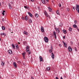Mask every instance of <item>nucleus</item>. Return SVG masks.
<instances>
[{
  "mask_svg": "<svg viewBox=\"0 0 79 79\" xmlns=\"http://www.w3.org/2000/svg\"><path fill=\"white\" fill-rule=\"evenodd\" d=\"M12 0V1H13V0Z\"/></svg>",
  "mask_w": 79,
  "mask_h": 79,
  "instance_id": "64",
  "label": "nucleus"
},
{
  "mask_svg": "<svg viewBox=\"0 0 79 79\" xmlns=\"http://www.w3.org/2000/svg\"><path fill=\"white\" fill-rule=\"evenodd\" d=\"M1 64L2 66H4V62H2Z\"/></svg>",
  "mask_w": 79,
  "mask_h": 79,
  "instance_id": "32",
  "label": "nucleus"
},
{
  "mask_svg": "<svg viewBox=\"0 0 79 79\" xmlns=\"http://www.w3.org/2000/svg\"><path fill=\"white\" fill-rule=\"evenodd\" d=\"M46 1H47V2H49V1H48V0H46Z\"/></svg>",
  "mask_w": 79,
  "mask_h": 79,
  "instance_id": "51",
  "label": "nucleus"
},
{
  "mask_svg": "<svg viewBox=\"0 0 79 79\" xmlns=\"http://www.w3.org/2000/svg\"><path fill=\"white\" fill-rule=\"evenodd\" d=\"M26 51L27 52H28V53L29 54H31V51H30L29 50H27L26 49Z\"/></svg>",
  "mask_w": 79,
  "mask_h": 79,
  "instance_id": "12",
  "label": "nucleus"
},
{
  "mask_svg": "<svg viewBox=\"0 0 79 79\" xmlns=\"http://www.w3.org/2000/svg\"><path fill=\"white\" fill-rule=\"evenodd\" d=\"M74 23L75 24H76V23H77V21H76V20H75Z\"/></svg>",
  "mask_w": 79,
  "mask_h": 79,
  "instance_id": "35",
  "label": "nucleus"
},
{
  "mask_svg": "<svg viewBox=\"0 0 79 79\" xmlns=\"http://www.w3.org/2000/svg\"><path fill=\"white\" fill-rule=\"evenodd\" d=\"M73 10H75V8H74V7H73Z\"/></svg>",
  "mask_w": 79,
  "mask_h": 79,
  "instance_id": "49",
  "label": "nucleus"
},
{
  "mask_svg": "<svg viewBox=\"0 0 79 79\" xmlns=\"http://www.w3.org/2000/svg\"><path fill=\"white\" fill-rule=\"evenodd\" d=\"M27 10H29V7H27Z\"/></svg>",
  "mask_w": 79,
  "mask_h": 79,
  "instance_id": "45",
  "label": "nucleus"
},
{
  "mask_svg": "<svg viewBox=\"0 0 79 79\" xmlns=\"http://www.w3.org/2000/svg\"><path fill=\"white\" fill-rule=\"evenodd\" d=\"M8 53L9 54H10V55H11V54H12V51L11 50H9L8 51Z\"/></svg>",
  "mask_w": 79,
  "mask_h": 79,
  "instance_id": "7",
  "label": "nucleus"
},
{
  "mask_svg": "<svg viewBox=\"0 0 79 79\" xmlns=\"http://www.w3.org/2000/svg\"><path fill=\"white\" fill-rule=\"evenodd\" d=\"M12 46L13 48H14V49H15V46L13 44H12Z\"/></svg>",
  "mask_w": 79,
  "mask_h": 79,
  "instance_id": "21",
  "label": "nucleus"
},
{
  "mask_svg": "<svg viewBox=\"0 0 79 79\" xmlns=\"http://www.w3.org/2000/svg\"><path fill=\"white\" fill-rule=\"evenodd\" d=\"M59 46H60V47H61V44H60Z\"/></svg>",
  "mask_w": 79,
  "mask_h": 79,
  "instance_id": "52",
  "label": "nucleus"
},
{
  "mask_svg": "<svg viewBox=\"0 0 79 79\" xmlns=\"http://www.w3.org/2000/svg\"><path fill=\"white\" fill-rule=\"evenodd\" d=\"M5 11L3 10V12H2V15H3V16L5 15Z\"/></svg>",
  "mask_w": 79,
  "mask_h": 79,
  "instance_id": "22",
  "label": "nucleus"
},
{
  "mask_svg": "<svg viewBox=\"0 0 79 79\" xmlns=\"http://www.w3.org/2000/svg\"><path fill=\"white\" fill-rule=\"evenodd\" d=\"M68 49L69 51V52H71L73 50V49L71 48V46H69L68 47Z\"/></svg>",
  "mask_w": 79,
  "mask_h": 79,
  "instance_id": "3",
  "label": "nucleus"
},
{
  "mask_svg": "<svg viewBox=\"0 0 79 79\" xmlns=\"http://www.w3.org/2000/svg\"><path fill=\"white\" fill-rule=\"evenodd\" d=\"M0 41H1V38H0Z\"/></svg>",
  "mask_w": 79,
  "mask_h": 79,
  "instance_id": "58",
  "label": "nucleus"
},
{
  "mask_svg": "<svg viewBox=\"0 0 79 79\" xmlns=\"http://www.w3.org/2000/svg\"><path fill=\"white\" fill-rule=\"evenodd\" d=\"M31 0V2H34V0Z\"/></svg>",
  "mask_w": 79,
  "mask_h": 79,
  "instance_id": "50",
  "label": "nucleus"
},
{
  "mask_svg": "<svg viewBox=\"0 0 79 79\" xmlns=\"http://www.w3.org/2000/svg\"><path fill=\"white\" fill-rule=\"evenodd\" d=\"M73 27L74 28H76L77 27V25L76 24H74L73 25Z\"/></svg>",
  "mask_w": 79,
  "mask_h": 79,
  "instance_id": "20",
  "label": "nucleus"
},
{
  "mask_svg": "<svg viewBox=\"0 0 79 79\" xmlns=\"http://www.w3.org/2000/svg\"><path fill=\"white\" fill-rule=\"evenodd\" d=\"M69 31L70 32H71V31H72V28L71 27H69Z\"/></svg>",
  "mask_w": 79,
  "mask_h": 79,
  "instance_id": "25",
  "label": "nucleus"
},
{
  "mask_svg": "<svg viewBox=\"0 0 79 79\" xmlns=\"http://www.w3.org/2000/svg\"><path fill=\"white\" fill-rule=\"evenodd\" d=\"M64 45L65 47H67V44H64Z\"/></svg>",
  "mask_w": 79,
  "mask_h": 79,
  "instance_id": "33",
  "label": "nucleus"
},
{
  "mask_svg": "<svg viewBox=\"0 0 79 79\" xmlns=\"http://www.w3.org/2000/svg\"><path fill=\"white\" fill-rule=\"evenodd\" d=\"M59 5L60 7H61V5L60 4H59Z\"/></svg>",
  "mask_w": 79,
  "mask_h": 79,
  "instance_id": "37",
  "label": "nucleus"
},
{
  "mask_svg": "<svg viewBox=\"0 0 79 79\" xmlns=\"http://www.w3.org/2000/svg\"><path fill=\"white\" fill-rule=\"evenodd\" d=\"M62 42H63V43L64 44H64H66V43H65V42H64V41H62Z\"/></svg>",
  "mask_w": 79,
  "mask_h": 79,
  "instance_id": "39",
  "label": "nucleus"
},
{
  "mask_svg": "<svg viewBox=\"0 0 79 79\" xmlns=\"http://www.w3.org/2000/svg\"><path fill=\"white\" fill-rule=\"evenodd\" d=\"M26 50H29V46H27L26 47Z\"/></svg>",
  "mask_w": 79,
  "mask_h": 79,
  "instance_id": "29",
  "label": "nucleus"
},
{
  "mask_svg": "<svg viewBox=\"0 0 79 79\" xmlns=\"http://www.w3.org/2000/svg\"><path fill=\"white\" fill-rule=\"evenodd\" d=\"M51 49L52 50L53 49V48H52V46H51Z\"/></svg>",
  "mask_w": 79,
  "mask_h": 79,
  "instance_id": "44",
  "label": "nucleus"
},
{
  "mask_svg": "<svg viewBox=\"0 0 79 79\" xmlns=\"http://www.w3.org/2000/svg\"><path fill=\"white\" fill-rule=\"evenodd\" d=\"M13 64L15 68H17V65L16 64V63L15 62H14Z\"/></svg>",
  "mask_w": 79,
  "mask_h": 79,
  "instance_id": "14",
  "label": "nucleus"
},
{
  "mask_svg": "<svg viewBox=\"0 0 79 79\" xmlns=\"http://www.w3.org/2000/svg\"><path fill=\"white\" fill-rule=\"evenodd\" d=\"M40 58V61H43V58L41 56H40L39 57Z\"/></svg>",
  "mask_w": 79,
  "mask_h": 79,
  "instance_id": "8",
  "label": "nucleus"
},
{
  "mask_svg": "<svg viewBox=\"0 0 79 79\" xmlns=\"http://www.w3.org/2000/svg\"><path fill=\"white\" fill-rule=\"evenodd\" d=\"M52 52H53V51L52 50H51V49L49 50V52H50V53H52Z\"/></svg>",
  "mask_w": 79,
  "mask_h": 79,
  "instance_id": "34",
  "label": "nucleus"
},
{
  "mask_svg": "<svg viewBox=\"0 0 79 79\" xmlns=\"http://www.w3.org/2000/svg\"><path fill=\"white\" fill-rule=\"evenodd\" d=\"M52 57L53 59H54V58H55V55L53 52H52Z\"/></svg>",
  "mask_w": 79,
  "mask_h": 79,
  "instance_id": "10",
  "label": "nucleus"
},
{
  "mask_svg": "<svg viewBox=\"0 0 79 79\" xmlns=\"http://www.w3.org/2000/svg\"><path fill=\"white\" fill-rule=\"evenodd\" d=\"M63 31L64 34H66V31L65 30H63Z\"/></svg>",
  "mask_w": 79,
  "mask_h": 79,
  "instance_id": "26",
  "label": "nucleus"
},
{
  "mask_svg": "<svg viewBox=\"0 0 79 79\" xmlns=\"http://www.w3.org/2000/svg\"><path fill=\"white\" fill-rule=\"evenodd\" d=\"M76 9L77 10V11H78V13H79V5H78L77 4L76 5Z\"/></svg>",
  "mask_w": 79,
  "mask_h": 79,
  "instance_id": "2",
  "label": "nucleus"
},
{
  "mask_svg": "<svg viewBox=\"0 0 79 79\" xmlns=\"http://www.w3.org/2000/svg\"><path fill=\"white\" fill-rule=\"evenodd\" d=\"M18 44H20V43L18 42Z\"/></svg>",
  "mask_w": 79,
  "mask_h": 79,
  "instance_id": "56",
  "label": "nucleus"
},
{
  "mask_svg": "<svg viewBox=\"0 0 79 79\" xmlns=\"http://www.w3.org/2000/svg\"><path fill=\"white\" fill-rule=\"evenodd\" d=\"M57 30H58V32H60V31L58 28H57Z\"/></svg>",
  "mask_w": 79,
  "mask_h": 79,
  "instance_id": "40",
  "label": "nucleus"
},
{
  "mask_svg": "<svg viewBox=\"0 0 79 79\" xmlns=\"http://www.w3.org/2000/svg\"><path fill=\"white\" fill-rule=\"evenodd\" d=\"M75 51H77V48H76V47L75 48Z\"/></svg>",
  "mask_w": 79,
  "mask_h": 79,
  "instance_id": "36",
  "label": "nucleus"
},
{
  "mask_svg": "<svg viewBox=\"0 0 79 79\" xmlns=\"http://www.w3.org/2000/svg\"><path fill=\"white\" fill-rule=\"evenodd\" d=\"M42 2L43 3V4H45V2L44 1H42Z\"/></svg>",
  "mask_w": 79,
  "mask_h": 79,
  "instance_id": "31",
  "label": "nucleus"
},
{
  "mask_svg": "<svg viewBox=\"0 0 79 79\" xmlns=\"http://www.w3.org/2000/svg\"><path fill=\"white\" fill-rule=\"evenodd\" d=\"M24 54H26V53L25 52L24 53Z\"/></svg>",
  "mask_w": 79,
  "mask_h": 79,
  "instance_id": "61",
  "label": "nucleus"
},
{
  "mask_svg": "<svg viewBox=\"0 0 79 79\" xmlns=\"http://www.w3.org/2000/svg\"><path fill=\"white\" fill-rule=\"evenodd\" d=\"M4 20H4V19H2V21H4Z\"/></svg>",
  "mask_w": 79,
  "mask_h": 79,
  "instance_id": "43",
  "label": "nucleus"
},
{
  "mask_svg": "<svg viewBox=\"0 0 79 79\" xmlns=\"http://www.w3.org/2000/svg\"><path fill=\"white\" fill-rule=\"evenodd\" d=\"M50 67H48L47 68V71H50Z\"/></svg>",
  "mask_w": 79,
  "mask_h": 79,
  "instance_id": "23",
  "label": "nucleus"
},
{
  "mask_svg": "<svg viewBox=\"0 0 79 79\" xmlns=\"http://www.w3.org/2000/svg\"><path fill=\"white\" fill-rule=\"evenodd\" d=\"M60 79H63V77H61V78H60Z\"/></svg>",
  "mask_w": 79,
  "mask_h": 79,
  "instance_id": "53",
  "label": "nucleus"
},
{
  "mask_svg": "<svg viewBox=\"0 0 79 79\" xmlns=\"http://www.w3.org/2000/svg\"><path fill=\"white\" fill-rule=\"evenodd\" d=\"M1 5V3H0V6Z\"/></svg>",
  "mask_w": 79,
  "mask_h": 79,
  "instance_id": "60",
  "label": "nucleus"
},
{
  "mask_svg": "<svg viewBox=\"0 0 79 79\" xmlns=\"http://www.w3.org/2000/svg\"><path fill=\"white\" fill-rule=\"evenodd\" d=\"M0 78H1V77L0 76Z\"/></svg>",
  "mask_w": 79,
  "mask_h": 79,
  "instance_id": "63",
  "label": "nucleus"
},
{
  "mask_svg": "<svg viewBox=\"0 0 79 79\" xmlns=\"http://www.w3.org/2000/svg\"><path fill=\"white\" fill-rule=\"evenodd\" d=\"M25 19L26 21H27V20H28V17H27V16H26L25 17Z\"/></svg>",
  "mask_w": 79,
  "mask_h": 79,
  "instance_id": "17",
  "label": "nucleus"
},
{
  "mask_svg": "<svg viewBox=\"0 0 79 79\" xmlns=\"http://www.w3.org/2000/svg\"><path fill=\"white\" fill-rule=\"evenodd\" d=\"M63 39H65V36H64L63 37Z\"/></svg>",
  "mask_w": 79,
  "mask_h": 79,
  "instance_id": "47",
  "label": "nucleus"
},
{
  "mask_svg": "<svg viewBox=\"0 0 79 79\" xmlns=\"http://www.w3.org/2000/svg\"><path fill=\"white\" fill-rule=\"evenodd\" d=\"M28 23H32V20L31 19H29L28 20Z\"/></svg>",
  "mask_w": 79,
  "mask_h": 79,
  "instance_id": "13",
  "label": "nucleus"
},
{
  "mask_svg": "<svg viewBox=\"0 0 79 79\" xmlns=\"http://www.w3.org/2000/svg\"><path fill=\"white\" fill-rule=\"evenodd\" d=\"M23 65H25V64L24 63H23Z\"/></svg>",
  "mask_w": 79,
  "mask_h": 79,
  "instance_id": "57",
  "label": "nucleus"
},
{
  "mask_svg": "<svg viewBox=\"0 0 79 79\" xmlns=\"http://www.w3.org/2000/svg\"><path fill=\"white\" fill-rule=\"evenodd\" d=\"M35 16L36 18H38V17H39V15L37 14H35Z\"/></svg>",
  "mask_w": 79,
  "mask_h": 79,
  "instance_id": "24",
  "label": "nucleus"
},
{
  "mask_svg": "<svg viewBox=\"0 0 79 79\" xmlns=\"http://www.w3.org/2000/svg\"><path fill=\"white\" fill-rule=\"evenodd\" d=\"M44 40L45 42H46V43H47L48 42V38L46 36L44 37Z\"/></svg>",
  "mask_w": 79,
  "mask_h": 79,
  "instance_id": "1",
  "label": "nucleus"
},
{
  "mask_svg": "<svg viewBox=\"0 0 79 79\" xmlns=\"http://www.w3.org/2000/svg\"><path fill=\"white\" fill-rule=\"evenodd\" d=\"M48 10L50 11V12H51L52 11V9L50 8V7H48Z\"/></svg>",
  "mask_w": 79,
  "mask_h": 79,
  "instance_id": "19",
  "label": "nucleus"
},
{
  "mask_svg": "<svg viewBox=\"0 0 79 79\" xmlns=\"http://www.w3.org/2000/svg\"><path fill=\"white\" fill-rule=\"evenodd\" d=\"M56 79H58V77H56Z\"/></svg>",
  "mask_w": 79,
  "mask_h": 79,
  "instance_id": "46",
  "label": "nucleus"
},
{
  "mask_svg": "<svg viewBox=\"0 0 79 79\" xmlns=\"http://www.w3.org/2000/svg\"><path fill=\"white\" fill-rule=\"evenodd\" d=\"M67 11H69V8H68L67 9Z\"/></svg>",
  "mask_w": 79,
  "mask_h": 79,
  "instance_id": "38",
  "label": "nucleus"
},
{
  "mask_svg": "<svg viewBox=\"0 0 79 79\" xmlns=\"http://www.w3.org/2000/svg\"><path fill=\"white\" fill-rule=\"evenodd\" d=\"M28 14L29 16H30V17H32V15L31 13H30L29 12H28Z\"/></svg>",
  "mask_w": 79,
  "mask_h": 79,
  "instance_id": "11",
  "label": "nucleus"
},
{
  "mask_svg": "<svg viewBox=\"0 0 79 79\" xmlns=\"http://www.w3.org/2000/svg\"><path fill=\"white\" fill-rule=\"evenodd\" d=\"M56 13L57 15H59V11L58 10L56 11Z\"/></svg>",
  "mask_w": 79,
  "mask_h": 79,
  "instance_id": "30",
  "label": "nucleus"
},
{
  "mask_svg": "<svg viewBox=\"0 0 79 79\" xmlns=\"http://www.w3.org/2000/svg\"><path fill=\"white\" fill-rule=\"evenodd\" d=\"M52 3H53V1H52Z\"/></svg>",
  "mask_w": 79,
  "mask_h": 79,
  "instance_id": "59",
  "label": "nucleus"
},
{
  "mask_svg": "<svg viewBox=\"0 0 79 79\" xmlns=\"http://www.w3.org/2000/svg\"><path fill=\"white\" fill-rule=\"evenodd\" d=\"M2 29L3 31L5 30V27L4 26H2Z\"/></svg>",
  "mask_w": 79,
  "mask_h": 79,
  "instance_id": "18",
  "label": "nucleus"
},
{
  "mask_svg": "<svg viewBox=\"0 0 79 79\" xmlns=\"http://www.w3.org/2000/svg\"><path fill=\"white\" fill-rule=\"evenodd\" d=\"M8 6H9L10 9V10H12V9H13V8H12V6H11L10 4L9 3L8 4Z\"/></svg>",
  "mask_w": 79,
  "mask_h": 79,
  "instance_id": "9",
  "label": "nucleus"
},
{
  "mask_svg": "<svg viewBox=\"0 0 79 79\" xmlns=\"http://www.w3.org/2000/svg\"><path fill=\"white\" fill-rule=\"evenodd\" d=\"M27 6H24V8H26V9H27Z\"/></svg>",
  "mask_w": 79,
  "mask_h": 79,
  "instance_id": "42",
  "label": "nucleus"
},
{
  "mask_svg": "<svg viewBox=\"0 0 79 79\" xmlns=\"http://www.w3.org/2000/svg\"><path fill=\"white\" fill-rule=\"evenodd\" d=\"M18 62L19 63H21V62L20 61H19Z\"/></svg>",
  "mask_w": 79,
  "mask_h": 79,
  "instance_id": "55",
  "label": "nucleus"
},
{
  "mask_svg": "<svg viewBox=\"0 0 79 79\" xmlns=\"http://www.w3.org/2000/svg\"><path fill=\"white\" fill-rule=\"evenodd\" d=\"M0 35H4L5 36H6V34L4 33H1Z\"/></svg>",
  "mask_w": 79,
  "mask_h": 79,
  "instance_id": "15",
  "label": "nucleus"
},
{
  "mask_svg": "<svg viewBox=\"0 0 79 79\" xmlns=\"http://www.w3.org/2000/svg\"><path fill=\"white\" fill-rule=\"evenodd\" d=\"M45 15L46 16H47V17H48L50 19V16H49V15H47V12L45 11Z\"/></svg>",
  "mask_w": 79,
  "mask_h": 79,
  "instance_id": "6",
  "label": "nucleus"
},
{
  "mask_svg": "<svg viewBox=\"0 0 79 79\" xmlns=\"http://www.w3.org/2000/svg\"><path fill=\"white\" fill-rule=\"evenodd\" d=\"M45 0H41V2H43V1H44Z\"/></svg>",
  "mask_w": 79,
  "mask_h": 79,
  "instance_id": "54",
  "label": "nucleus"
},
{
  "mask_svg": "<svg viewBox=\"0 0 79 79\" xmlns=\"http://www.w3.org/2000/svg\"><path fill=\"white\" fill-rule=\"evenodd\" d=\"M53 34H54V36L55 37V39H56V34L55 31H53Z\"/></svg>",
  "mask_w": 79,
  "mask_h": 79,
  "instance_id": "5",
  "label": "nucleus"
},
{
  "mask_svg": "<svg viewBox=\"0 0 79 79\" xmlns=\"http://www.w3.org/2000/svg\"><path fill=\"white\" fill-rule=\"evenodd\" d=\"M15 45L16 48H17V49H18V48H19V47L18 46V44H16Z\"/></svg>",
  "mask_w": 79,
  "mask_h": 79,
  "instance_id": "28",
  "label": "nucleus"
},
{
  "mask_svg": "<svg viewBox=\"0 0 79 79\" xmlns=\"http://www.w3.org/2000/svg\"><path fill=\"white\" fill-rule=\"evenodd\" d=\"M22 55H23V58L24 59V58H25V55L24 53H22Z\"/></svg>",
  "mask_w": 79,
  "mask_h": 79,
  "instance_id": "27",
  "label": "nucleus"
},
{
  "mask_svg": "<svg viewBox=\"0 0 79 79\" xmlns=\"http://www.w3.org/2000/svg\"><path fill=\"white\" fill-rule=\"evenodd\" d=\"M41 30L42 32H45L44 31V27H41Z\"/></svg>",
  "mask_w": 79,
  "mask_h": 79,
  "instance_id": "4",
  "label": "nucleus"
},
{
  "mask_svg": "<svg viewBox=\"0 0 79 79\" xmlns=\"http://www.w3.org/2000/svg\"><path fill=\"white\" fill-rule=\"evenodd\" d=\"M9 31H11V29H10V28H9Z\"/></svg>",
  "mask_w": 79,
  "mask_h": 79,
  "instance_id": "48",
  "label": "nucleus"
},
{
  "mask_svg": "<svg viewBox=\"0 0 79 79\" xmlns=\"http://www.w3.org/2000/svg\"><path fill=\"white\" fill-rule=\"evenodd\" d=\"M11 33H13V32H11Z\"/></svg>",
  "mask_w": 79,
  "mask_h": 79,
  "instance_id": "62",
  "label": "nucleus"
},
{
  "mask_svg": "<svg viewBox=\"0 0 79 79\" xmlns=\"http://www.w3.org/2000/svg\"><path fill=\"white\" fill-rule=\"evenodd\" d=\"M22 19H23V20H24V19L25 18L23 17L22 18Z\"/></svg>",
  "mask_w": 79,
  "mask_h": 79,
  "instance_id": "41",
  "label": "nucleus"
},
{
  "mask_svg": "<svg viewBox=\"0 0 79 79\" xmlns=\"http://www.w3.org/2000/svg\"><path fill=\"white\" fill-rule=\"evenodd\" d=\"M24 34H25V35H28L27 32L26 31H24Z\"/></svg>",
  "mask_w": 79,
  "mask_h": 79,
  "instance_id": "16",
  "label": "nucleus"
}]
</instances>
